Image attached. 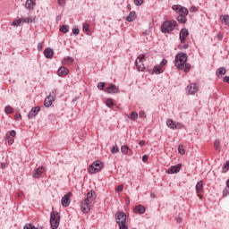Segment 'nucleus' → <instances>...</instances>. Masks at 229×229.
Segmentation results:
<instances>
[{"label": "nucleus", "mask_w": 229, "mask_h": 229, "mask_svg": "<svg viewBox=\"0 0 229 229\" xmlns=\"http://www.w3.org/2000/svg\"><path fill=\"white\" fill-rule=\"evenodd\" d=\"M188 56L184 53H179L175 56V66L178 70H183L185 72H188L191 68L190 64H186Z\"/></svg>", "instance_id": "obj_1"}, {"label": "nucleus", "mask_w": 229, "mask_h": 229, "mask_svg": "<svg viewBox=\"0 0 229 229\" xmlns=\"http://www.w3.org/2000/svg\"><path fill=\"white\" fill-rule=\"evenodd\" d=\"M97 196L94 191H90L87 193V198L81 203V210L83 214H88L91 208V204L95 201Z\"/></svg>", "instance_id": "obj_2"}, {"label": "nucleus", "mask_w": 229, "mask_h": 229, "mask_svg": "<svg viewBox=\"0 0 229 229\" xmlns=\"http://www.w3.org/2000/svg\"><path fill=\"white\" fill-rule=\"evenodd\" d=\"M127 216L123 212H117L115 215V221L119 225L120 229H128Z\"/></svg>", "instance_id": "obj_3"}, {"label": "nucleus", "mask_w": 229, "mask_h": 229, "mask_svg": "<svg viewBox=\"0 0 229 229\" xmlns=\"http://www.w3.org/2000/svg\"><path fill=\"white\" fill-rule=\"evenodd\" d=\"M59 223H60V215H59V213H56L55 211L51 212V215H50L51 228H53V229L58 228Z\"/></svg>", "instance_id": "obj_4"}, {"label": "nucleus", "mask_w": 229, "mask_h": 229, "mask_svg": "<svg viewBox=\"0 0 229 229\" xmlns=\"http://www.w3.org/2000/svg\"><path fill=\"white\" fill-rule=\"evenodd\" d=\"M177 26V22L175 21H167L165 22H164V24L162 25V32L164 33H169L171 31H173L174 27Z\"/></svg>", "instance_id": "obj_5"}, {"label": "nucleus", "mask_w": 229, "mask_h": 229, "mask_svg": "<svg viewBox=\"0 0 229 229\" xmlns=\"http://www.w3.org/2000/svg\"><path fill=\"white\" fill-rule=\"evenodd\" d=\"M144 60L145 55L141 54L137 57L135 61V65L139 72H143L145 70Z\"/></svg>", "instance_id": "obj_6"}, {"label": "nucleus", "mask_w": 229, "mask_h": 229, "mask_svg": "<svg viewBox=\"0 0 229 229\" xmlns=\"http://www.w3.org/2000/svg\"><path fill=\"white\" fill-rule=\"evenodd\" d=\"M103 167V165L100 161H95L89 167V173L95 174L96 173H99Z\"/></svg>", "instance_id": "obj_7"}, {"label": "nucleus", "mask_w": 229, "mask_h": 229, "mask_svg": "<svg viewBox=\"0 0 229 229\" xmlns=\"http://www.w3.org/2000/svg\"><path fill=\"white\" fill-rule=\"evenodd\" d=\"M56 94H57V90L54 89L50 95L45 99V106L49 107L53 102L55 100L56 98Z\"/></svg>", "instance_id": "obj_8"}, {"label": "nucleus", "mask_w": 229, "mask_h": 229, "mask_svg": "<svg viewBox=\"0 0 229 229\" xmlns=\"http://www.w3.org/2000/svg\"><path fill=\"white\" fill-rule=\"evenodd\" d=\"M199 90V86L196 83H191L186 88V91L190 95L195 94Z\"/></svg>", "instance_id": "obj_9"}, {"label": "nucleus", "mask_w": 229, "mask_h": 229, "mask_svg": "<svg viewBox=\"0 0 229 229\" xmlns=\"http://www.w3.org/2000/svg\"><path fill=\"white\" fill-rule=\"evenodd\" d=\"M71 198H72V193L68 192L62 198V205L63 207H69L71 203Z\"/></svg>", "instance_id": "obj_10"}, {"label": "nucleus", "mask_w": 229, "mask_h": 229, "mask_svg": "<svg viewBox=\"0 0 229 229\" xmlns=\"http://www.w3.org/2000/svg\"><path fill=\"white\" fill-rule=\"evenodd\" d=\"M166 124L169 128L175 130V129H181L182 124L179 123H174L172 119H169L166 121Z\"/></svg>", "instance_id": "obj_11"}, {"label": "nucleus", "mask_w": 229, "mask_h": 229, "mask_svg": "<svg viewBox=\"0 0 229 229\" xmlns=\"http://www.w3.org/2000/svg\"><path fill=\"white\" fill-rule=\"evenodd\" d=\"M105 91L108 94H115L119 93V89L114 85V84H109V86L105 89Z\"/></svg>", "instance_id": "obj_12"}, {"label": "nucleus", "mask_w": 229, "mask_h": 229, "mask_svg": "<svg viewBox=\"0 0 229 229\" xmlns=\"http://www.w3.org/2000/svg\"><path fill=\"white\" fill-rule=\"evenodd\" d=\"M182 169V164H179L177 165H173L171 166L168 170H167V173L168 174H174L176 173H180Z\"/></svg>", "instance_id": "obj_13"}, {"label": "nucleus", "mask_w": 229, "mask_h": 229, "mask_svg": "<svg viewBox=\"0 0 229 229\" xmlns=\"http://www.w3.org/2000/svg\"><path fill=\"white\" fill-rule=\"evenodd\" d=\"M164 72V69L161 65L155 66L152 70H148L150 74H160Z\"/></svg>", "instance_id": "obj_14"}, {"label": "nucleus", "mask_w": 229, "mask_h": 229, "mask_svg": "<svg viewBox=\"0 0 229 229\" xmlns=\"http://www.w3.org/2000/svg\"><path fill=\"white\" fill-rule=\"evenodd\" d=\"M39 110V106L33 107L28 114L29 119H32L33 117H35L38 114Z\"/></svg>", "instance_id": "obj_15"}, {"label": "nucleus", "mask_w": 229, "mask_h": 229, "mask_svg": "<svg viewBox=\"0 0 229 229\" xmlns=\"http://www.w3.org/2000/svg\"><path fill=\"white\" fill-rule=\"evenodd\" d=\"M188 35H189V31L186 29H182L180 31V40H181L182 43L185 42L186 38L188 37Z\"/></svg>", "instance_id": "obj_16"}, {"label": "nucleus", "mask_w": 229, "mask_h": 229, "mask_svg": "<svg viewBox=\"0 0 229 229\" xmlns=\"http://www.w3.org/2000/svg\"><path fill=\"white\" fill-rule=\"evenodd\" d=\"M45 169L43 166H39L38 169L34 170L33 172V177L34 178H39L41 176L42 173H44Z\"/></svg>", "instance_id": "obj_17"}, {"label": "nucleus", "mask_w": 229, "mask_h": 229, "mask_svg": "<svg viewBox=\"0 0 229 229\" xmlns=\"http://www.w3.org/2000/svg\"><path fill=\"white\" fill-rule=\"evenodd\" d=\"M36 4L33 0H27L25 3V8L28 10H33Z\"/></svg>", "instance_id": "obj_18"}, {"label": "nucleus", "mask_w": 229, "mask_h": 229, "mask_svg": "<svg viewBox=\"0 0 229 229\" xmlns=\"http://www.w3.org/2000/svg\"><path fill=\"white\" fill-rule=\"evenodd\" d=\"M146 208H144V206L142 205H138L135 208H134V212L136 214H144Z\"/></svg>", "instance_id": "obj_19"}, {"label": "nucleus", "mask_w": 229, "mask_h": 229, "mask_svg": "<svg viewBox=\"0 0 229 229\" xmlns=\"http://www.w3.org/2000/svg\"><path fill=\"white\" fill-rule=\"evenodd\" d=\"M57 73L59 76L64 77L68 74V70L65 67H60Z\"/></svg>", "instance_id": "obj_20"}, {"label": "nucleus", "mask_w": 229, "mask_h": 229, "mask_svg": "<svg viewBox=\"0 0 229 229\" xmlns=\"http://www.w3.org/2000/svg\"><path fill=\"white\" fill-rule=\"evenodd\" d=\"M196 192L197 194H200V192H203V182L199 181L196 185Z\"/></svg>", "instance_id": "obj_21"}, {"label": "nucleus", "mask_w": 229, "mask_h": 229, "mask_svg": "<svg viewBox=\"0 0 229 229\" xmlns=\"http://www.w3.org/2000/svg\"><path fill=\"white\" fill-rule=\"evenodd\" d=\"M44 55L48 59H51L53 57V55H54V51L50 48H47L45 51H44Z\"/></svg>", "instance_id": "obj_22"}, {"label": "nucleus", "mask_w": 229, "mask_h": 229, "mask_svg": "<svg viewBox=\"0 0 229 229\" xmlns=\"http://www.w3.org/2000/svg\"><path fill=\"white\" fill-rule=\"evenodd\" d=\"M136 19V13L135 12H131L130 13V14L127 16L126 21L129 22L133 21Z\"/></svg>", "instance_id": "obj_23"}, {"label": "nucleus", "mask_w": 229, "mask_h": 229, "mask_svg": "<svg viewBox=\"0 0 229 229\" xmlns=\"http://www.w3.org/2000/svg\"><path fill=\"white\" fill-rule=\"evenodd\" d=\"M34 20H35V18L30 16V17H27V18L21 19V22H23V23H31V22L34 21Z\"/></svg>", "instance_id": "obj_24"}, {"label": "nucleus", "mask_w": 229, "mask_h": 229, "mask_svg": "<svg viewBox=\"0 0 229 229\" xmlns=\"http://www.w3.org/2000/svg\"><path fill=\"white\" fill-rule=\"evenodd\" d=\"M73 62V59L67 56L63 60V64L66 65V64H71Z\"/></svg>", "instance_id": "obj_25"}, {"label": "nucleus", "mask_w": 229, "mask_h": 229, "mask_svg": "<svg viewBox=\"0 0 229 229\" xmlns=\"http://www.w3.org/2000/svg\"><path fill=\"white\" fill-rule=\"evenodd\" d=\"M179 13H180L181 16H185L186 17L189 13V11H188L187 8L182 7Z\"/></svg>", "instance_id": "obj_26"}, {"label": "nucleus", "mask_w": 229, "mask_h": 229, "mask_svg": "<svg viewBox=\"0 0 229 229\" xmlns=\"http://www.w3.org/2000/svg\"><path fill=\"white\" fill-rule=\"evenodd\" d=\"M222 22H225L226 25H229V16L228 15H223L220 18Z\"/></svg>", "instance_id": "obj_27"}, {"label": "nucleus", "mask_w": 229, "mask_h": 229, "mask_svg": "<svg viewBox=\"0 0 229 229\" xmlns=\"http://www.w3.org/2000/svg\"><path fill=\"white\" fill-rule=\"evenodd\" d=\"M177 21L181 23H185L187 19H186V16L184 15H180L177 17Z\"/></svg>", "instance_id": "obj_28"}, {"label": "nucleus", "mask_w": 229, "mask_h": 229, "mask_svg": "<svg viewBox=\"0 0 229 229\" xmlns=\"http://www.w3.org/2000/svg\"><path fill=\"white\" fill-rule=\"evenodd\" d=\"M226 73V70H225V68H224V67H221L219 70H218V72H216V74H217V76H219V75H225Z\"/></svg>", "instance_id": "obj_29"}, {"label": "nucleus", "mask_w": 229, "mask_h": 229, "mask_svg": "<svg viewBox=\"0 0 229 229\" xmlns=\"http://www.w3.org/2000/svg\"><path fill=\"white\" fill-rule=\"evenodd\" d=\"M60 31H62L63 33H67V32L69 31V26L63 25V26L60 28Z\"/></svg>", "instance_id": "obj_30"}, {"label": "nucleus", "mask_w": 229, "mask_h": 229, "mask_svg": "<svg viewBox=\"0 0 229 229\" xmlns=\"http://www.w3.org/2000/svg\"><path fill=\"white\" fill-rule=\"evenodd\" d=\"M220 141L218 140H216V141H215V143H214V147H215V148L217 150V151H221V148H220Z\"/></svg>", "instance_id": "obj_31"}, {"label": "nucleus", "mask_w": 229, "mask_h": 229, "mask_svg": "<svg viewBox=\"0 0 229 229\" xmlns=\"http://www.w3.org/2000/svg\"><path fill=\"white\" fill-rule=\"evenodd\" d=\"M182 6L181 5H179V4H175V5H174L173 7H172V9L174 10V11H175V12H177V13H180V11L182 10Z\"/></svg>", "instance_id": "obj_32"}, {"label": "nucleus", "mask_w": 229, "mask_h": 229, "mask_svg": "<svg viewBox=\"0 0 229 229\" xmlns=\"http://www.w3.org/2000/svg\"><path fill=\"white\" fill-rule=\"evenodd\" d=\"M229 171V160L223 166V173H227Z\"/></svg>", "instance_id": "obj_33"}, {"label": "nucleus", "mask_w": 229, "mask_h": 229, "mask_svg": "<svg viewBox=\"0 0 229 229\" xmlns=\"http://www.w3.org/2000/svg\"><path fill=\"white\" fill-rule=\"evenodd\" d=\"M21 22H22V20H21V19L14 20V21H13V26L17 27V26H19Z\"/></svg>", "instance_id": "obj_34"}, {"label": "nucleus", "mask_w": 229, "mask_h": 229, "mask_svg": "<svg viewBox=\"0 0 229 229\" xmlns=\"http://www.w3.org/2000/svg\"><path fill=\"white\" fill-rule=\"evenodd\" d=\"M179 49L182 50V49H187L189 47V45L188 44H184V43H182L178 46Z\"/></svg>", "instance_id": "obj_35"}, {"label": "nucleus", "mask_w": 229, "mask_h": 229, "mask_svg": "<svg viewBox=\"0 0 229 229\" xmlns=\"http://www.w3.org/2000/svg\"><path fill=\"white\" fill-rule=\"evenodd\" d=\"M121 150L123 154H127L128 150H129V147L128 146H122Z\"/></svg>", "instance_id": "obj_36"}, {"label": "nucleus", "mask_w": 229, "mask_h": 229, "mask_svg": "<svg viewBox=\"0 0 229 229\" xmlns=\"http://www.w3.org/2000/svg\"><path fill=\"white\" fill-rule=\"evenodd\" d=\"M123 185L121 184V185H118L116 188H115V192H123Z\"/></svg>", "instance_id": "obj_37"}, {"label": "nucleus", "mask_w": 229, "mask_h": 229, "mask_svg": "<svg viewBox=\"0 0 229 229\" xmlns=\"http://www.w3.org/2000/svg\"><path fill=\"white\" fill-rule=\"evenodd\" d=\"M4 110L7 114H12L13 112V109L10 106H6Z\"/></svg>", "instance_id": "obj_38"}, {"label": "nucleus", "mask_w": 229, "mask_h": 229, "mask_svg": "<svg viewBox=\"0 0 229 229\" xmlns=\"http://www.w3.org/2000/svg\"><path fill=\"white\" fill-rule=\"evenodd\" d=\"M138 118V113L137 112H131V119L136 120Z\"/></svg>", "instance_id": "obj_39"}, {"label": "nucleus", "mask_w": 229, "mask_h": 229, "mask_svg": "<svg viewBox=\"0 0 229 229\" xmlns=\"http://www.w3.org/2000/svg\"><path fill=\"white\" fill-rule=\"evenodd\" d=\"M179 153L182 154V155H184L185 154V149L183 148V146L182 145H180L179 148Z\"/></svg>", "instance_id": "obj_40"}, {"label": "nucleus", "mask_w": 229, "mask_h": 229, "mask_svg": "<svg viewBox=\"0 0 229 229\" xmlns=\"http://www.w3.org/2000/svg\"><path fill=\"white\" fill-rule=\"evenodd\" d=\"M119 151V148L115 145V146H114L113 148H112V149H111V152L113 153V154H115V153H117Z\"/></svg>", "instance_id": "obj_41"}, {"label": "nucleus", "mask_w": 229, "mask_h": 229, "mask_svg": "<svg viewBox=\"0 0 229 229\" xmlns=\"http://www.w3.org/2000/svg\"><path fill=\"white\" fill-rule=\"evenodd\" d=\"M83 31L89 32V25L88 23H85L83 25Z\"/></svg>", "instance_id": "obj_42"}, {"label": "nucleus", "mask_w": 229, "mask_h": 229, "mask_svg": "<svg viewBox=\"0 0 229 229\" xmlns=\"http://www.w3.org/2000/svg\"><path fill=\"white\" fill-rule=\"evenodd\" d=\"M113 105H114L113 100H112L111 98H108V99L106 100V106H107L108 107H111Z\"/></svg>", "instance_id": "obj_43"}, {"label": "nucleus", "mask_w": 229, "mask_h": 229, "mask_svg": "<svg viewBox=\"0 0 229 229\" xmlns=\"http://www.w3.org/2000/svg\"><path fill=\"white\" fill-rule=\"evenodd\" d=\"M14 119H15L16 121L21 120V115L20 114L19 112H16V114L14 115Z\"/></svg>", "instance_id": "obj_44"}, {"label": "nucleus", "mask_w": 229, "mask_h": 229, "mask_svg": "<svg viewBox=\"0 0 229 229\" xmlns=\"http://www.w3.org/2000/svg\"><path fill=\"white\" fill-rule=\"evenodd\" d=\"M134 4L138 6H140L143 4V0H134Z\"/></svg>", "instance_id": "obj_45"}, {"label": "nucleus", "mask_w": 229, "mask_h": 229, "mask_svg": "<svg viewBox=\"0 0 229 229\" xmlns=\"http://www.w3.org/2000/svg\"><path fill=\"white\" fill-rule=\"evenodd\" d=\"M104 87H105V83H104V82H100V83L98 84V88L100 90H102V89H104Z\"/></svg>", "instance_id": "obj_46"}, {"label": "nucleus", "mask_w": 229, "mask_h": 229, "mask_svg": "<svg viewBox=\"0 0 229 229\" xmlns=\"http://www.w3.org/2000/svg\"><path fill=\"white\" fill-rule=\"evenodd\" d=\"M57 2H58V4L60 6H64L65 5V0H57Z\"/></svg>", "instance_id": "obj_47"}, {"label": "nucleus", "mask_w": 229, "mask_h": 229, "mask_svg": "<svg viewBox=\"0 0 229 229\" xmlns=\"http://www.w3.org/2000/svg\"><path fill=\"white\" fill-rule=\"evenodd\" d=\"M228 194H229V189H227V188H225V190H224V191H223V196H228Z\"/></svg>", "instance_id": "obj_48"}, {"label": "nucleus", "mask_w": 229, "mask_h": 229, "mask_svg": "<svg viewBox=\"0 0 229 229\" xmlns=\"http://www.w3.org/2000/svg\"><path fill=\"white\" fill-rule=\"evenodd\" d=\"M167 64V60L166 59H163L159 64V66L163 67L164 65H165Z\"/></svg>", "instance_id": "obj_49"}, {"label": "nucleus", "mask_w": 229, "mask_h": 229, "mask_svg": "<svg viewBox=\"0 0 229 229\" xmlns=\"http://www.w3.org/2000/svg\"><path fill=\"white\" fill-rule=\"evenodd\" d=\"M72 33H73L74 35H78V34L80 33L79 29H73V30H72Z\"/></svg>", "instance_id": "obj_50"}, {"label": "nucleus", "mask_w": 229, "mask_h": 229, "mask_svg": "<svg viewBox=\"0 0 229 229\" xmlns=\"http://www.w3.org/2000/svg\"><path fill=\"white\" fill-rule=\"evenodd\" d=\"M223 38H224V35H223L222 33H218L217 38H218L219 40H222Z\"/></svg>", "instance_id": "obj_51"}, {"label": "nucleus", "mask_w": 229, "mask_h": 229, "mask_svg": "<svg viewBox=\"0 0 229 229\" xmlns=\"http://www.w3.org/2000/svg\"><path fill=\"white\" fill-rule=\"evenodd\" d=\"M10 135L13 136V137H15V135H16L15 131L12 130V131H10Z\"/></svg>", "instance_id": "obj_52"}, {"label": "nucleus", "mask_w": 229, "mask_h": 229, "mask_svg": "<svg viewBox=\"0 0 229 229\" xmlns=\"http://www.w3.org/2000/svg\"><path fill=\"white\" fill-rule=\"evenodd\" d=\"M198 9L195 7V6H192L191 9H190V11H191V13H194V12H196Z\"/></svg>", "instance_id": "obj_53"}, {"label": "nucleus", "mask_w": 229, "mask_h": 229, "mask_svg": "<svg viewBox=\"0 0 229 229\" xmlns=\"http://www.w3.org/2000/svg\"><path fill=\"white\" fill-rule=\"evenodd\" d=\"M148 159V157L147 155L143 156L142 160L143 162H146Z\"/></svg>", "instance_id": "obj_54"}, {"label": "nucleus", "mask_w": 229, "mask_h": 229, "mask_svg": "<svg viewBox=\"0 0 229 229\" xmlns=\"http://www.w3.org/2000/svg\"><path fill=\"white\" fill-rule=\"evenodd\" d=\"M42 47H43L42 43H38V50H41Z\"/></svg>", "instance_id": "obj_55"}, {"label": "nucleus", "mask_w": 229, "mask_h": 229, "mask_svg": "<svg viewBox=\"0 0 229 229\" xmlns=\"http://www.w3.org/2000/svg\"><path fill=\"white\" fill-rule=\"evenodd\" d=\"M224 81L229 83V76H225V77L224 78Z\"/></svg>", "instance_id": "obj_56"}, {"label": "nucleus", "mask_w": 229, "mask_h": 229, "mask_svg": "<svg viewBox=\"0 0 229 229\" xmlns=\"http://www.w3.org/2000/svg\"><path fill=\"white\" fill-rule=\"evenodd\" d=\"M140 116L145 117V116H146V115H145V113H144L143 111H140Z\"/></svg>", "instance_id": "obj_57"}, {"label": "nucleus", "mask_w": 229, "mask_h": 229, "mask_svg": "<svg viewBox=\"0 0 229 229\" xmlns=\"http://www.w3.org/2000/svg\"><path fill=\"white\" fill-rule=\"evenodd\" d=\"M13 142H14V140H13V139H11V140H8V144H9V145H12Z\"/></svg>", "instance_id": "obj_58"}, {"label": "nucleus", "mask_w": 229, "mask_h": 229, "mask_svg": "<svg viewBox=\"0 0 229 229\" xmlns=\"http://www.w3.org/2000/svg\"><path fill=\"white\" fill-rule=\"evenodd\" d=\"M139 144H140V146H144V145H145V141H144V140H140V141L139 142Z\"/></svg>", "instance_id": "obj_59"}, {"label": "nucleus", "mask_w": 229, "mask_h": 229, "mask_svg": "<svg viewBox=\"0 0 229 229\" xmlns=\"http://www.w3.org/2000/svg\"><path fill=\"white\" fill-rule=\"evenodd\" d=\"M126 203H127V205H130V199H129V198L126 199Z\"/></svg>", "instance_id": "obj_60"}, {"label": "nucleus", "mask_w": 229, "mask_h": 229, "mask_svg": "<svg viewBox=\"0 0 229 229\" xmlns=\"http://www.w3.org/2000/svg\"><path fill=\"white\" fill-rule=\"evenodd\" d=\"M182 218H177V223H182Z\"/></svg>", "instance_id": "obj_61"}, {"label": "nucleus", "mask_w": 229, "mask_h": 229, "mask_svg": "<svg viewBox=\"0 0 229 229\" xmlns=\"http://www.w3.org/2000/svg\"><path fill=\"white\" fill-rule=\"evenodd\" d=\"M198 196H199V198L200 199H202V198H203L202 195H200L199 193H198Z\"/></svg>", "instance_id": "obj_62"}, {"label": "nucleus", "mask_w": 229, "mask_h": 229, "mask_svg": "<svg viewBox=\"0 0 229 229\" xmlns=\"http://www.w3.org/2000/svg\"><path fill=\"white\" fill-rule=\"evenodd\" d=\"M227 188L229 189V179L226 182Z\"/></svg>", "instance_id": "obj_63"}, {"label": "nucleus", "mask_w": 229, "mask_h": 229, "mask_svg": "<svg viewBox=\"0 0 229 229\" xmlns=\"http://www.w3.org/2000/svg\"><path fill=\"white\" fill-rule=\"evenodd\" d=\"M127 8H128V9H131V5H128Z\"/></svg>", "instance_id": "obj_64"}]
</instances>
